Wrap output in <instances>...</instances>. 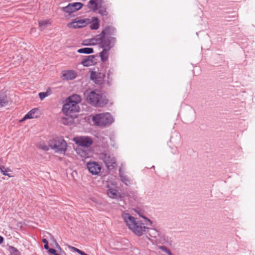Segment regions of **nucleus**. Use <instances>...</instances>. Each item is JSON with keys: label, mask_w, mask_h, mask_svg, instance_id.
<instances>
[{"label": "nucleus", "mask_w": 255, "mask_h": 255, "mask_svg": "<svg viewBox=\"0 0 255 255\" xmlns=\"http://www.w3.org/2000/svg\"><path fill=\"white\" fill-rule=\"evenodd\" d=\"M105 77L104 73L96 71H92L90 75V79L97 85L103 83Z\"/></svg>", "instance_id": "nucleus-11"}, {"label": "nucleus", "mask_w": 255, "mask_h": 255, "mask_svg": "<svg viewBox=\"0 0 255 255\" xmlns=\"http://www.w3.org/2000/svg\"><path fill=\"white\" fill-rule=\"evenodd\" d=\"M73 117L70 116H66V117H63L61 119V122L64 125H70L73 122Z\"/></svg>", "instance_id": "nucleus-25"}, {"label": "nucleus", "mask_w": 255, "mask_h": 255, "mask_svg": "<svg viewBox=\"0 0 255 255\" xmlns=\"http://www.w3.org/2000/svg\"><path fill=\"white\" fill-rule=\"evenodd\" d=\"M62 111L66 116L75 117V114L79 111L78 102L73 101L71 99H68V102L64 105Z\"/></svg>", "instance_id": "nucleus-6"}, {"label": "nucleus", "mask_w": 255, "mask_h": 255, "mask_svg": "<svg viewBox=\"0 0 255 255\" xmlns=\"http://www.w3.org/2000/svg\"><path fill=\"white\" fill-rule=\"evenodd\" d=\"M86 165L89 172L92 175H98L101 170V166L96 161L89 162Z\"/></svg>", "instance_id": "nucleus-13"}, {"label": "nucleus", "mask_w": 255, "mask_h": 255, "mask_svg": "<svg viewBox=\"0 0 255 255\" xmlns=\"http://www.w3.org/2000/svg\"><path fill=\"white\" fill-rule=\"evenodd\" d=\"M77 52L79 53L91 54L94 52V50L92 48L85 47L79 49Z\"/></svg>", "instance_id": "nucleus-27"}, {"label": "nucleus", "mask_w": 255, "mask_h": 255, "mask_svg": "<svg viewBox=\"0 0 255 255\" xmlns=\"http://www.w3.org/2000/svg\"><path fill=\"white\" fill-rule=\"evenodd\" d=\"M50 23L49 20L47 19L38 21L39 26L41 29H44Z\"/></svg>", "instance_id": "nucleus-29"}, {"label": "nucleus", "mask_w": 255, "mask_h": 255, "mask_svg": "<svg viewBox=\"0 0 255 255\" xmlns=\"http://www.w3.org/2000/svg\"><path fill=\"white\" fill-rule=\"evenodd\" d=\"M89 23H90V28L92 30H97L99 28L100 21L97 17H93Z\"/></svg>", "instance_id": "nucleus-19"}, {"label": "nucleus", "mask_w": 255, "mask_h": 255, "mask_svg": "<svg viewBox=\"0 0 255 255\" xmlns=\"http://www.w3.org/2000/svg\"><path fill=\"white\" fill-rule=\"evenodd\" d=\"M104 3V0H90L87 4V6L93 11H96L98 9V13L102 16H106L108 12L105 7L102 6Z\"/></svg>", "instance_id": "nucleus-7"}, {"label": "nucleus", "mask_w": 255, "mask_h": 255, "mask_svg": "<svg viewBox=\"0 0 255 255\" xmlns=\"http://www.w3.org/2000/svg\"><path fill=\"white\" fill-rule=\"evenodd\" d=\"M95 56L94 55H89L86 56L81 62V64L85 67H89L94 64V60Z\"/></svg>", "instance_id": "nucleus-18"}, {"label": "nucleus", "mask_w": 255, "mask_h": 255, "mask_svg": "<svg viewBox=\"0 0 255 255\" xmlns=\"http://www.w3.org/2000/svg\"><path fill=\"white\" fill-rule=\"evenodd\" d=\"M151 168H153L154 169L155 168V166L154 165H153L152 167H151Z\"/></svg>", "instance_id": "nucleus-42"}, {"label": "nucleus", "mask_w": 255, "mask_h": 255, "mask_svg": "<svg viewBox=\"0 0 255 255\" xmlns=\"http://www.w3.org/2000/svg\"><path fill=\"white\" fill-rule=\"evenodd\" d=\"M74 141L81 147H89L93 144L92 138L89 136L76 137L74 138Z\"/></svg>", "instance_id": "nucleus-10"}, {"label": "nucleus", "mask_w": 255, "mask_h": 255, "mask_svg": "<svg viewBox=\"0 0 255 255\" xmlns=\"http://www.w3.org/2000/svg\"><path fill=\"white\" fill-rule=\"evenodd\" d=\"M92 120L94 124L99 127L109 126L114 121L113 116L108 112L96 114Z\"/></svg>", "instance_id": "nucleus-4"}, {"label": "nucleus", "mask_w": 255, "mask_h": 255, "mask_svg": "<svg viewBox=\"0 0 255 255\" xmlns=\"http://www.w3.org/2000/svg\"><path fill=\"white\" fill-rule=\"evenodd\" d=\"M146 235V237L149 240H151V238H156L157 237L162 238L163 235L161 232L156 228H150L148 226V232Z\"/></svg>", "instance_id": "nucleus-14"}, {"label": "nucleus", "mask_w": 255, "mask_h": 255, "mask_svg": "<svg viewBox=\"0 0 255 255\" xmlns=\"http://www.w3.org/2000/svg\"><path fill=\"white\" fill-rule=\"evenodd\" d=\"M119 176L122 182L125 185L128 186L131 184V181L128 179L127 176L125 175L124 173L122 172L121 168L119 169Z\"/></svg>", "instance_id": "nucleus-21"}, {"label": "nucleus", "mask_w": 255, "mask_h": 255, "mask_svg": "<svg viewBox=\"0 0 255 255\" xmlns=\"http://www.w3.org/2000/svg\"><path fill=\"white\" fill-rule=\"evenodd\" d=\"M10 255H21L20 252L15 247L9 246Z\"/></svg>", "instance_id": "nucleus-28"}, {"label": "nucleus", "mask_w": 255, "mask_h": 255, "mask_svg": "<svg viewBox=\"0 0 255 255\" xmlns=\"http://www.w3.org/2000/svg\"><path fill=\"white\" fill-rule=\"evenodd\" d=\"M78 98L80 99V97H79L78 96H77Z\"/></svg>", "instance_id": "nucleus-44"}, {"label": "nucleus", "mask_w": 255, "mask_h": 255, "mask_svg": "<svg viewBox=\"0 0 255 255\" xmlns=\"http://www.w3.org/2000/svg\"><path fill=\"white\" fill-rule=\"evenodd\" d=\"M55 242V247L57 249H58L59 250V251L61 252L62 251V249L61 248V247L59 246V245H58V244L56 242Z\"/></svg>", "instance_id": "nucleus-38"}, {"label": "nucleus", "mask_w": 255, "mask_h": 255, "mask_svg": "<svg viewBox=\"0 0 255 255\" xmlns=\"http://www.w3.org/2000/svg\"><path fill=\"white\" fill-rule=\"evenodd\" d=\"M54 255H59L56 253Z\"/></svg>", "instance_id": "nucleus-43"}, {"label": "nucleus", "mask_w": 255, "mask_h": 255, "mask_svg": "<svg viewBox=\"0 0 255 255\" xmlns=\"http://www.w3.org/2000/svg\"><path fill=\"white\" fill-rule=\"evenodd\" d=\"M94 38L90 39L84 40L82 44L83 45L88 46V45H96V43H95V41H94Z\"/></svg>", "instance_id": "nucleus-30"}, {"label": "nucleus", "mask_w": 255, "mask_h": 255, "mask_svg": "<svg viewBox=\"0 0 255 255\" xmlns=\"http://www.w3.org/2000/svg\"><path fill=\"white\" fill-rule=\"evenodd\" d=\"M49 146L56 152L65 154L67 150V144L62 137H56L50 141Z\"/></svg>", "instance_id": "nucleus-5"}, {"label": "nucleus", "mask_w": 255, "mask_h": 255, "mask_svg": "<svg viewBox=\"0 0 255 255\" xmlns=\"http://www.w3.org/2000/svg\"><path fill=\"white\" fill-rule=\"evenodd\" d=\"M3 242V238L0 236V244H1Z\"/></svg>", "instance_id": "nucleus-39"}, {"label": "nucleus", "mask_w": 255, "mask_h": 255, "mask_svg": "<svg viewBox=\"0 0 255 255\" xmlns=\"http://www.w3.org/2000/svg\"><path fill=\"white\" fill-rule=\"evenodd\" d=\"M76 152L82 158H87L89 157V151L84 150L81 147L77 148Z\"/></svg>", "instance_id": "nucleus-23"}, {"label": "nucleus", "mask_w": 255, "mask_h": 255, "mask_svg": "<svg viewBox=\"0 0 255 255\" xmlns=\"http://www.w3.org/2000/svg\"><path fill=\"white\" fill-rule=\"evenodd\" d=\"M93 40L96 45H99L100 47L108 50H110L115 46L117 41L115 37L110 35L106 36L101 34L96 35Z\"/></svg>", "instance_id": "nucleus-3"}, {"label": "nucleus", "mask_w": 255, "mask_h": 255, "mask_svg": "<svg viewBox=\"0 0 255 255\" xmlns=\"http://www.w3.org/2000/svg\"><path fill=\"white\" fill-rule=\"evenodd\" d=\"M167 254L168 255H173V254H172V253H171V252L170 251Z\"/></svg>", "instance_id": "nucleus-41"}, {"label": "nucleus", "mask_w": 255, "mask_h": 255, "mask_svg": "<svg viewBox=\"0 0 255 255\" xmlns=\"http://www.w3.org/2000/svg\"><path fill=\"white\" fill-rule=\"evenodd\" d=\"M107 194L109 197L113 199H116L120 197V194L118 190L115 189L110 188L107 191Z\"/></svg>", "instance_id": "nucleus-22"}, {"label": "nucleus", "mask_w": 255, "mask_h": 255, "mask_svg": "<svg viewBox=\"0 0 255 255\" xmlns=\"http://www.w3.org/2000/svg\"><path fill=\"white\" fill-rule=\"evenodd\" d=\"M116 32V29L112 26L108 25L105 27V28L101 31L99 34L103 35L106 36L108 35H114Z\"/></svg>", "instance_id": "nucleus-17"}, {"label": "nucleus", "mask_w": 255, "mask_h": 255, "mask_svg": "<svg viewBox=\"0 0 255 255\" xmlns=\"http://www.w3.org/2000/svg\"><path fill=\"white\" fill-rule=\"evenodd\" d=\"M49 253L51 254V255H54L56 252V250L55 249H52V248H49V249L47 250Z\"/></svg>", "instance_id": "nucleus-37"}, {"label": "nucleus", "mask_w": 255, "mask_h": 255, "mask_svg": "<svg viewBox=\"0 0 255 255\" xmlns=\"http://www.w3.org/2000/svg\"><path fill=\"white\" fill-rule=\"evenodd\" d=\"M39 97L41 100H43L46 97L50 95V92L47 90L45 92H40L39 93Z\"/></svg>", "instance_id": "nucleus-31"}, {"label": "nucleus", "mask_w": 255, "mask_h": 255, "mask_svg": "<svg viewBox=\"0 0 255 255\" xmlns=\"http://www.w3.org/2000/svg\"><path fill=\"white\" fill-rule=\"evenodd\" d=\"M110 50L107 49H103V50L100 53V56L102 61L106 62L109 57V53Z\"/></svg>", "instance_id": "nucleus-24"}, {"label": "nucleus", "mask_w": 255, "mask_h": 255, "mask_svg": "<svg viewBox=\"0 0 255 255\" xmlns=\"http://www.w3.org/2000/svg\"><path fill=\"white\" fill-rule=\"evenodd\" d=\"M8 103L5 97L0 98V107H4Z\"/></svg>", "instance_id": "nucleus-34"}, {"label": "nucleus", "mask_w": 255, "mask_h": 255, "mask_svg": "<svg viewBox=\"0 0 255 255\" xmlns=\"http://www.w3.org/2000/svg\"><path fill=\"white\" fill-rule=\"evenodd\" d=\"M159 249L164 253L167 254L168 252H169L170 250L165 246H162L159 247Z\"/></svg>", "instance_id": "nucleus-36"}, {"label": "nucleus", "mask_w": 255, "mask_h": 255, "mask_svg": "<svg viewBox=\"0 0 255 255\" xmlns=\"http://www.w3.org/2000/svg\"><path fill=\"white\" fill-rule=\"evenodd\" d=\"M87 102L95 107H103L108 103L106 96L97 89H88L84 93Z\"/></svg>", "instance_id": "nucleus-2"}, {"label": "nucleus", "mask_w": 255, "mask_h": 255, "mask_svg": "<svg viewBox=\"0 0 255 255\" xmlns=\"http://www.w3.org/2000/svg\"><path fill=\"white\" fill-rule=\"evenodd\" d=\"M37 147L38 148L40 149H42L44 151H48L49 150V145H46V144L43 143H39L38 145H37Z\"/></svg>", "instance_id": "nucleus-32"}, {"label": "nucleus", "mask_w": 255, "mask_h": 255, "mask_svg": "<svg viewBox=\"0 0 255 255\" xmlns=\"http://www.w3.org/2000/svg\"><path fill=\"white\" fill-rule=\"evenodd\" d=\"M0 171L4 176H7L9 177L12 176L10 174L7 173L8 172H11V170L8 167H5L4 166L1 165L0 166Z\"/></svg>", "instance_id": "nucleus-26"}, {"label": "nucleus", "mask_w": 255, "mask_h": 255, "mask_svg": "<svg viewBox=\"0 0 255 255\" xmlns=\"http://www.w3.org/2000/svg\"><path fill=\"white\" fill-rule=\"evenodd\" d=\"M127 196L132 204H135L140 201V198L136 191L128 192Z\"/></svg>", "instance_id": "nucleus-15"}, {"label": "nucleus", "mask_w": 255, "mask_h": 255, "mask_svg": "<svg viewBox=\"0 0 255 255\" xmlns=\"http://www.w3.org/2000/svg\"><path fill=\"white\" fill-rule=\"evenodd\" d=\"M138 215L145 220V223L125 212L122 217L128 228L136 236L141 237L147 233L148 226H152V221L140 213Z\"/></svg>", "instance_id": "nucleus-1"}, {"label": "nucleus", "mask_w": 255, "mask_h": 255, "mask_svg": "<svg viewBox=\"0 0 255 255\" xmlns=\"http://www.w3.org/2000/svg\"><path fill=\"white\" fill-rule=\"evenodd\" d=\"M101 157L108 169L111 170L116 166V160L114 157H112L109 154L104 153L101 154Z\"/></svg>", "instance_id": "nucleus-8"}, {"label": "nucleus", "mask_w": 255, "mask_h": 255, "mask_svg": "<svg viewBox=\"0 0 255 255\" xmlns=\"http://www.w3.org/2000/svg\"><path fill=\"white\" fill-rule=\"evenodd\" d=\"M89 22L90 19L88 18L79 19L77 18L68 23L67 26L72 28H80L86 26Z\"/></svg>", "instance_id": "nucleus-9"}, {"label": "nucleus", "mask_w": 255, "mask_h": 255, "mask_svg": "<svg viewBox=\"0 0 255 255\" xmlns=\"http://www.w3.org/2000/svg\"><path fill=\"white\" fill-rule=\"evenodd\" d=\"M38 111L37 108H34L31 110L29 112H28L24 117L22 119L21 121H24L26 119H30L34 118H36L37 116H35V113Z\"/></svg>", "instance_id": "nucleus-20"}, {"label": "nucleus", "mask_w": 255, "mask_h": 255, "mask_svg": "<svg viewBox=\"0 0 255 255\" xmlns=\"http://www.w3.org/2000/svg\"><path fill=\"white\" fill-rule=\"evenodd\" d=\"M83 5L81 2H73L69 3L67 6L62 7L61 9L63 11L70 14L81 9Z\"/></svg>", "instance_id": "nucleus-12"}, {"label": "nucleus", "mask_w": 255, "mask_h": 255, "mask_svg": "<svg viewBox=\"0 0 255 255\" xmlns=\"http://www.w3.org/2000/svg\"><path fill=\"white\" fill-rule=\"evenodd\" d=\"M172 153H173V154H176V153H177V149H175V150H173V151H172Z\"/></svg>", "instance_id": "nucleus-40"}, {"label": "nucleus", "mask_w": 255, "mask_h": 255, "mask_svg": "<svg viewBox=\"0 0 255 255\" xmlns=\"http://www.w3.org/2000/svg\"><path fill=\"white\" fill-rule=\"evenodd\" d=\"M77 76V73L74 70L63 71L62 77L66 80H72L75 79Z\"/></svg>", "instance_id": "nucleus-16"}, {"label": "nucleus", "mask_w": 255, "mask_h": 255, "mask_svg": "<svg viewBox=\"0 0 255 255\" xmlns=\"http://www.w3.org/2000/svg\"><path fill=\"white\" fill-rule=\"evenodd\" d=\"M42 242L44 243V248L45 250L49 249L48 246V242L46 239L43 238L42 240Z\"/></svg>", "instance_id": "nucleus-35"}, {"label": "nucleus", "mask_w": 255, "mask_h": 255, "mask_svg": "<svg viewBox=\"0 0 255 255\" xmlns=\"http://www.w3.org/2000/svg\"><path fill=\"white\" fill-rule=\"evenodd\" d=\"M69 248V249H71V250H72L73 251H74L76 253H77L78 254L80 255H83V254L85 253L84 252L80 250L79 249L75 248V247H72V246H68Z\"/></svg>", "instance_id": "nucleus-33"}]
</instances>
